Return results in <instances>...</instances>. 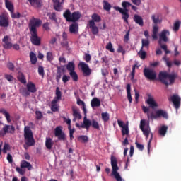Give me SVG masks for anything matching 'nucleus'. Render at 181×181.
<instances>
[{"label":"nucleus","mask_w":181,"mask_h":181,"mask_svg":"<svg viewBox=\"0 0 181 181\" xmlns=\"http://www.w3.org/2000/svg\"><path fill=\"white\" fill-rule=\"evenodd\" d=\"M69 32L70 33L76 34L78 32V23H74L69 26Z\"/></svg>","instance_id":"obj_25"},{"label":"nucleus","mask_w":181,"mask_h":181,"mask_svg":"<svg viewBox=\"0 0 181 181\" xmlns=\"http://www.w3.org/2000/svg\"><path fill=\"white\" fill-rule=\"evenodd\" d=\"M11 18H13V19H19V18H21V14L19 13V12L15 13H11Z\"/></svg>","instance_id":"obj_64"},{"label":"nucleus","mask_w":181,"mask_h":181,"mask_svg":"<svg viewBox=\"0 0 181 181\" xmlns=\"http://www.w3.org/2000/svg\"><path fill=\"white\" fill-rule=\"evenodd\" d=\"M88 26L93 35H98V27L95 25V23H94V21H88Z\"/></svg>","instance_id":"obj_17"},{"label":"nucleus","mask_w":181,"mask_h":181,"mask_svg":"<svg viewBox=\"0 0 181 181\" xmlns=\"http://www.w3.org/2000/svg\"><path fill=\"white\" fill-rule=\"evenodd\" d=\"M101 116L104 122H107V121H110V114H108V112H103Z\"/></svg>","instance_id":"obj_47"},{"label":"nucleus","mask_w":181,"mask_h":181,"mask_svg":"<svg viewBox=\"0 0 181 181\" xmlns=\"http://www.w3.org/2000/svg\"><path fill=\"white\" fill-rule=\"evenodd\" d=\"M26 87H27V90L30 93H36V91H37V90L36 89V86L32 81L28 82Z\"/></svg>","instance_id":"obj_20"},{"label":"nucleus","mask_w":181,"mask_h":181,"mask_svg":"<svg viewBox=\"0 0 181 181\" xmlns=\"http://www.w3.org/2000/svg\"><path fill=\"white\" fill-rule=\"evenodd\" d=\"M64 18L66 19V22H71V12L70 10L67 9L63 13Z\"/></svg>","instance_id":"obj_33"},{"label":"nucleus","mask_w":181,"mask_h":181,"mask_svg":"<svg viewBox=\"0 0 181 181\" xmlns=\"http://www.w3.org/2000/svg\"><path fill=\"white\" fill-rule=\"evenodd\" d=\"M163 60L166 63V66L170 69L172 67V62L169 61V58L166 57V56L163 57Z\"/></svg>","instance_id":"obj_52"},{"label":"nucleus","mask_w":181,"mask_h":181,"mask_svg":"<svg viewBox=\"0 0 181 181\" xmlns=\"http://www.w3.org/2000/svg\"><path fill=\"white\" fill-rule=\"evenodd\" d=\"M151 19H152L153 23H155V25H158V23H160L162 22V21H160V19H159V15H158V14L152 15Z\"/></svg>","instance_id":"obj_38"},{"label":"nucleus","mask_w":181,"mask_h":181,"mask_svg":"<svg viewBox=\"0 0 181 181\" xmlns=\"http://www.w3.org/2000/svg\"><path fill=\"white\" fill-rule=\"evenodd\" d=\"M117 52L122 53V56H124V54H125V49H124V47H122V45L118 46Z\"/></svg>","instance_id":"obj_58"},{"label":"nucleus","mask_w":181,"mask_h":181,"mask_svg":"<svg viewBox=\"0 0 181 181\" xmlns=\"http://www.w3.org/2000/svg\"><path fill=\"white\" fill-rule=\"evenodd\" d=\"M78 66L81 69L84 77L91 76V69H90V66H88V64H86V62H79Z\"/></svg>","instance_id":"obj_8"},{"label":"nucleus","mask_w":181,"mask_h":181,"mask_svg":"<svg viewBox=\"0 0 181 181\" xmlns=\"http://www.w3.org/2000/svg\"><path fill=\"white\" fill-rule=\"evenodd\" d=\"M146 125V122H145V119H141L140 122V129L141 131H142V132L144 131H146V129H151L149 124H147L146 127H145Z\"/></svg>","instance_id":"obj_31"},{"label":"nucleus","mask_w":181,"mask_h":181,"mask_svg":"<svg viewBox=\"0 0 181 181\" xmlns=\"http://www.w3.org/2000/svg\"><path fill=\"white\" fill-rule=\"evenodd\" d=\"M8 134L11 135L15 134V127L13 125L4 124L1 130H0V138L5 136Z\"/></svg>","instance_id":"obj_7"},{"label":"nucleus","mask_w":181,"mask_h":181,"mask_svg":"<svg viewBox=\"0 0 181 181\" xmlns=\"http://www.w3.org/2000/svg\"><path fill=\"white\" fill-rule=\"evenodd\" d=\"M0 113L3 114V115H4L7 122H11V115L9 114V112H8L6 111V110L1 108L0 109Z\"/></svg>","instance_id":"obj_29"},{"label":"nucleus","mask_w":181,"mask_h":181,"mask_svg":"<svg viewBox=\"0 0 181 181\" xmlns=\"http://www.w3.org/2000/svg\"><path fill=\"white\" fill-rule=\"evenodd\" d=\"M149 45H151V42H149V40L142 39L141 49H144V47H146V49H149Z\"/></svg>","instance_id":"obj_37"},{"label":"nucleus","mask_w":181,"mask_h":181,"mask_svg":"<svg viewBox=\"0 0 181 181\" xmlns=\"http://www.w3.org/2000/svg\"><path fill=\"white\" fill-rule=\"evenodd\" d=\"M5 5L6 8L12 13L15 11V8L13 6V4L12 2H11L9 0H5Z\"/></svg>","instance_id":"obj_28"},{"label":"nucleus","mask_w":181,"mask_h":181,"mask_svg":"<svg viewBox=\"0 0 181 181\" xmlns=\"http://www.w3.org/2000/svg\"><path fill=\"white\" fill-rule=\"evenodd\" d=\"M17 78L18 81H20V83H21L22 84H26V78L22 72L18 73Z\"/></svg>","instance_id":"obj_35"},{"label":"nucleus","mask_w":181,"mask_h":181,"mask_svg":"<svg viewBox=\"0 0 181 181\" xmlns=\"http://www.w3.org/2000/svg\"><path fill=\"white\" fill-rule=\"evenodd\" d=\"M69 76L72 78L73 81H78V75L76 71H74L69 72Z\"/></svg>","instance_id":"obj_42"},{"label":"nucleus","mask_w":181,"mask_h":181,"mask_svg":"<svg viewBox=\"0 0 181 181\" xmlns=\"http://www.w3.org/2000/svg\"><path fill=\"white\" fill-rule=\"evenodd\" d=\"M78 139H81L84 144H86V142H88V136H80L78 137Z\"/></svg>","instance_id":"obj_61"},{"label":"nucleus","mask_w":181,"mask_h":181,"mask_svg":"<svg viewBox=\"0 0 181 181\" xmlns=\"http://www.w3.org/2000/svg\"><path fill=\"white\" fill-rule=\"evenodd\" d=\"M135 145L137 148V149H139V151H144V144H139L137 141L135 142Z\"/></svg>","instance_id":"obj_57"},{"label":"nucleus","mask_w":181,"mask_h":181,"mask_svg":"<svg viewBox=\"0 0 181 181\" xmlns=\"http://www.w3.org/2000/svg\"><path fill=\"white\" fill-rule=\"evenodd\" d=\"M54 9L57 12H61L63 9V4H64V0H52Z\"/></svg>","instance_id":"obj_14"},{"label":"nucleus","mask_w":181,"mask_h":181,"mask_svg":"<svg viewBox=\"0 0 181 181\" xmlns=\"http://www.w3.org/2000/svg\"><path fill=\"white\" fill-rule=\"evenodd\" d=\"M90 105L92 108H94L95 107H100V105H101V101L100 100V99L94 98L90 101Z\"/></svg>","instance_id":"obj_27"},{"label":"nucleus","mask_w":181,"mask_h":181,"mask_svg":"<svg viewBox=\"0 0 181 181\" xmlns=\"http://www.w3.org/2000/svg\"><path fill=\"white\" fill-rule=\"evenodd\" d=\"M16 170L18 172V173H19V175H21V176L25 175V170L19 167H16Z\"/></svg>","instance_id":"obj_62"},{"label":"nucleus","mask_w":181,"mask_h":181,"mask_svg":"<svg viewBox=\"0 0 181 181\" xmlns=\"http://www.w3.org/2000/svg\"><path fill=\"white\" fill-rule=\"evenodd\" d=\"M90 126L92 128H94V129H100V124H98V122L94 119H93L92 122H90Z\"/></svg>","instance_id":"obj_46"},{"label":"nucleus","mask_w":181,"mask_h":181,"mask_svg":"<svg viewBox=\"0 0 181 181\" xmlns=\"http://www.w3.org/2000/svg\"><path fill=\"white\" fill-rule=\"evenodd\" d=\"M8 40H9V37H8V35L4 36L2 39V42L4 43V45H3V47L4 49H12V42Z\"/></svg>","instance_id":"obj_18"},{"label":"nucleus","mask_w":181,"mask_h":181,"mask_svg":"<svg viewBox=\"0 0 181 181\" xmlns=\"http://www.w3.org/2000/svg\"><path fill=\"white\" fill-rule=\"evenodd\" d=\"M138 56L142 60H145V59H146V52H145L143 48H141L139 52H138Z\"/></svg>","instance_id":"obj_41"},{"label":"nucleus","mask_w":181,"mask_h":181,"mask_svg":"<svg viewBox=\"0 0 181 181\" xmlns=\"http://www.w3.org/2000/svg\"><path fill=\"white\" fill-rule=\"evenodd\" d=\"M76 127L77 128H83L88 131L90 129V127H91V121L87 119V115H85L83 117V124L80 125L78 123H76Z\"/></svg>","instance_id":"obj_13"},{"label":"nucleus","mask_w":181,"mask_h":181,"mask_svg":"<svg viewBox=\"0 0 181 181\" xmlns=\"http://www.w3.org/2000/svg\"><path fill=\"white\" fill-rule=\"evenodd\" d=\"M30 59L31 64H35V63H37V57H36V54L34 52L30 53Z\"/></svg>","instance_id":"obj_39"},{"label":"nucleus","mask_w":181,"mask_h":181,"mask_svg":"<svg viewBox=\"0 0 181 181\" xmlns=\"http://www.w3.org/2000/svg\"><path fill=\"white\" fill-rule=\"evenodd\" d=\"M63 127L58 126L55 128L54 135L59 141H66V134L63 132Z\"/></svg>","instance_id":"obj_12"},{"label":"nucleus","mask_w":181,"mask_h":181,"mask_svg":"<svg viewBox=\"0 0 181 181\" xmlns=\"http://www.w3.org/2000/svg\"><path fill=\"white\" fill-rule=\"evenodd\" d=\"M159 36V45H162V42H169V38L168 36H170V32L169 30L164 29L161 31V33L158 35Z\"/></svg>","instance_id":"obj_11"},{"label":"nucleus","mask_w":181,"mask_h":181,"mask_svg":"<svg viewBox=\"0 0 181 181\" xmlns=\"http://www.w3.org/2000/svg\"><path fill=\"white\" fill-rule=\"evenodd\" d=\"M54 145V142L53 141V139L50 137H47L45 140V146L48 151H50L52 148H53V146Z\"/></svg>","instance_id":"obj_23"},{"label":"nucleus","mask_w":181,"mask_h":181,"mask_svg":"<svg viewBox=\"0 0 181 181\" xmlns=\"http://www.w3.org/2000/svg\"><path fill=\"white\" fill-rule=\"evenodd\" d=\"M129 129L128 127V124H125L124 127H122V135H129Z\"/></svg>","instance_id":"obj_45"},{"label":"nucleus","mask_w":181,"mask_h":181,"mask_svg":"<svg viewBox=\"0 0 181 181\" xmlns=\"http://www.w3.org/2000/svg\"><path fill=\"white\" fill-rule=\"evenodd\" d=\"M142 110L144 114H147L148 119H156V118H160V117H163V118H165V119H168V112L163 110H157L156 115L153 112L149 113V107H146V106H142Z\"/></svg>","instance_id":"obj_4"},{"label":"nucleus","mask_w":181,"mask_h":181,"mask_svg":"<svg viewBox=\"0 0 181 181\" xmlns=\"http://www.w3.org/2000/svg\"><path fill=\"white\" fill-rule=\"evenodd\" d=\"M77 104L78 105H82L83 110L85 115H87V109H86V103H84V101L81 100V99L77 100Z\"/></svg>","instance_id":"obj_43"},{"label":"nucleus","mask_w":181,"mask_h":181,"mask_svg":"<svg viewBox=\"0 0 181 181\" xmlns=\"http://www.w3.org/2000/svg\"><path fill=\"white\" fill-rule=\"evenodd\" d=\"M177 77V75L176 74H169L166 71H161L158 74L159 81L167 87L173 84Z\"/></svg>","instance_id":"obj_2"},{"label":"nucleus","mask_w":181,"mask_h":181,"mask_svg":"<svg viewBox=\"0 0 181 181\" xmlns=\"http://www.w3.org/2000/svg\"><path fill=\"white\" fill-rule=\"evenodd\" d=\"M122 10L125 11V9H128L129 6H132V4L128 1H123L122 3Z\"/></svg>","instance_id":"obj_49"},{"label":"nucleus","mask_w":181,"mask_h":181,"mask_svg":"<svg viewBox=\"0 0 181 181\" xmlns=\"http://www.w3.org/2000/svg\"><path fill=\"white\" fill-rule=\"evenodd\" d=\"M146 104H148L149 105V108H152L153 110H155V108L158 107V103H156L155 100L152 98H148L146 100Z\"/></svg>","instance_id":"obj_19"},{"label":"nucleus","mask_w":181,"mask_h":181,"mask_svg":"<svg viewBox=\"0 0 181 181\" xmlns=\"http://www.w3.org/2000/svg\"><path fill=\"white\" fill-rule=\"evenodd\" d=\"M28 2L30 4L31 6H33V8L42 7V0H28Z\"/></svg>","instance_id":"obj_21"},{"label":"nucleus","mask_w":181,"mask_h":181,"mask_svg":"<svg viewBox=\"0 0 181 181\" xmlns=\"http://www.w3.org/2000/svg\"><path fill=\"white\" fill-rule=\"evenodd\" d=\"M81 18V13L79 11H74L71 13V22H77Z\"/></svg>","instance_id":"obj_22"},{"label":"nucleus","mask_w":181,"mask_h":181,"mask_svg":"<svg viewBox=\"0 0 181 181\" xmlns=\"http://www.w3.org/2000/svg\"><path fill=\"white\" fill-rule=\"evenodd\" d=\"M0 26L1 28L9 26V18L5 14H0Z\"/></svg>","instance_id":"obj_15"},{"label":"nucleus","mask_w":181,"mask_h":181,"mask_svg":"<svg viewBox=\"0 0 181 181\" xmlns=\"http://www.w3.org/2000/svg\"><path fill=\"white\" fill-rule=\"evenodd\" d=\"M168 126L163 125L159 128L158 129V134L160 135V136H165L166 135V132H168Z\"/></svg>","instance_id":"obj_30"},{"label":"nucleus","mask_w":181,"mask_h":181,"mask_svg":"<svg viewBox=\"0 0 181 181\" xmlns=\"http://www.w3.org/2000/svg\"><path fill=\"white\" fill-rule=\"evenodd\" d=\"M179 28H180V21H176L174 23L173 30L175 32H177V30H179Z\"/></svg>","instance_id":"obj_55"},{"label":"nucleus","mask_w":181,"mask_h":181,"mask_svg":"<svg viewBox=\"0 0 181 181\" xmlns=\"http://www.w3.org/2000/svg\"><path fill=\"white\" fill-rule=\"evenodd\" d=\"M111 166L112 168V175L114 176L115 179L117 181H122V177L119 175L118 170H119V167H118V161L117 160V158L112 156H111Z\"/></svg>","instance_id":"obj_5"},{"label":"nucleus","mask_w":181,"mask_h":181,"mask_svg":"<svg viewBox=\"0 0 181 181\" xmlns=\"http://www.w3.org/2000/svg\"><path fill=\"white\" fill-rule=\"evenodd\" d=\"M127 99L129 100V103L131 104L132 103V96L131 95V84L128 83L127 85Z\"/></svg>","instance_id":"obj_34"},{"label":"nucleus","mask_w":181,"mask_h":181,"mask_svg":"<svg viewBox=\"0 0 181 181\" xmlns=\"http://www.w3.org/2000/svg\"><path fill=\"white\" fill-rule=\"evenodd\" d=\"M62 47H65L67 49L69 47V42L67 40H62V42H61Z\"/></svg>","instance_id":"obj_60"},{"label":"nucleus","mask_w":181,"mask_h":181,"mask_svg":"<svg viewBox=\"0 0 181 181\" xmlns=\"http://www.w3.org/2000/svg\"><path fill=\"white\" fill-rule=\"evenodd\" d=\"M66 70H68L69 73H71V71H74L76 70V65L74 64V62H69L66 65Z\"/></svg>","instance_id":"obj_36"},{"label":"nucleus","mask_w":181,"mask_h":181,"mask_svg":"<svg viewBox=\"0 0 181 181\" xmlns=\"http://www.w3.org/2000/svg\"><path fill=\"white\" fill-rule=\"evenodd\" d=\"M47 60L48 62H52L53 60V52H49L47 53Z\"/></svg>","instance_id":"obj_56"},{"label":"nucleus","mask_w":181,"mask_h":181,"mask_svg":"<svg viewBox=\"0 0 181 181\" xmlns=\"http://www.w3.org/2000/svg\"><path fill=\"white\" fill-rule=\"evenodd\" d=\"M114 9L115 11H118V12L122 14V19H123L126 23H128V19H129V10H123L122 8L118 6H115Z\"/></svg>","instance_id":"obj_10"},{"label":"nucleus","mask_w":181,"mask_h":181,"mask_svg":"<svg viewBox=\"0 0 181 181\" xmlns=\"http://www.w3.org/2000/svg\"><path fill=\"white\" fill-rule=\"evenodd\" d=\"M4 78L8 81H13V76H12V75H11V74H5Z\"/></svg>","instance_id":"obj_63"},{"label":"nucleus","mask_w":181,"mask_h":181,"mask_svg":"<svg viewBox=\"0 0 181 181\" xmlns=\"http://www.w3.org/2000/svg\"><path fill=\"white\" fill-rule=\"evenodd\" d=\"M92 20L90 21H93L94 23H95V22L98 23V22H101V16H100L97 13H93L91 16Z\"/></svg>","instance_id":"obj_40"},{"label":"nucleus","mask_w":181,"mask_h":181,"mask_svg":"<svg viewBox=\"0 0 181 181\" xmlns=\"http://www.w3.org/2000/svg\"><path fill=\"white\" fill-rule=\"evenodd\" d=\"M38 74L42 76V77L45 76V68L42 66H38Z\"/></svg>","instance_id":"obj_53"},{"label":"nucleus","mask_w":181,"mask_h":181,"mask_svg":"<svg viewBox=\"0 0 181 181\" xmlns=\"http://www.w3.org/2000/svg\"><path fill=\"white\" fill-rule=\"evenodd\" d=\"M55 98L51 102V110L53 112H57L59 111V106H57V103H59V100H62V91L60 90V88H56Z\"/></svg>","instance_id":"obj_6"},{"label":"nucleus","mask_w":181,"mask_h":181,"mask_svg":"<svg viewBox=\"0 0 181 181\" xmlns=\"http://www.w3.org/2000/svg\"><path fill=\"white\" fill-rule=\"evenodd\" d=\"M9 149H11V146L8 143H5L3 148V153H7Z\"/></svg>","instance_id":"obj_54"},{"label":"nucleus","mask_w":181,"mask_h":181,"mask_svg":"<svg viewBox=\"0 0 181 181\" xmlns=\"http://www.w3.org/2000/svg\"><path fill=\"white\" fill-rule=\"evenodd\" d=\"M21 169H28V170H32V164L26 160H22L21 163Z\"/></svg>","instance_id":"obj_24"},{"label":"nucleus","mask_w":181,"mask_h":181,"mask_svg":"<svg viewBox=\"0 0 181 181\" xmlns=\"http://www.w3.org/2000/svg\"><path fill=\"white\" fill-rule=\"evenodd\" d=\"M42 25V21L40 19L33 18L30 20L28 25L30 42L34 46H40L42 45V38L37 35V28Z\"/></svg>","instance_id":"obj_1"},{"label":"nucleus","mask_w":181,"mask_h":181,"mask_svg":"<svg viewBox=\"0 0 181 181\" xmlns=\"http://www.w3.org/2000/svg\"><path fill=\"white\" fill-rule=\"evenodd\" d=\"M36 119H42L43 118V114L40 111L35 112Z\"/></svg>","instance_id":"obj_59"},{"label":"nucleus","mask_w":181,"mask_h":181,"mask_svg":"<svg viewBox=\"0 0 181 181\" xmlns=\"http://www.w3.org/2000/svg\"><path fill=\"white\" fill-rule=\"evenodd\" d=\"M144 77L147 78V80H156V72L152 69L145 68L143 71Z\"/></svg>","instance_id":"obj_9"},{"label":"nucleus","mask_w":181,"mask_h":181,"mask_svg":"<svg viewBox=\"0 0 181 181\" xmlns=\"http://www.w3.org/2000/svg\"><path fill=\"white\" fill-rule=\"evenodd\" d=\"M103 9L107 11V12H110V11H111V4L105 0L103 1Z\"/></svg>","instance_id":"obj_44"},{"label":"nucleus","mask_w":181,"mask_h":181,"mask_svg":"<svg viewBox=\"0 0 181 181\" xmlns=\"http://www.w3.org/2000/svg\"><path fill=\"white\" fill-rule=\"evenodd\" d=\"M133 19L137 25H139V26H144V18H142L141 16L135 14Z\"/></svg>","instance_id":"obj_26"},{"label":"nucleus","mask_w":181,"mask_h":181,"mask_svg":"<svg viewBox=\"0 0 181 181\" xmlns=\"http://www.w3.org/2000/svg\"><path fill=\"white\" fill-rule=\"evenodd\" d=\"M72 111H73V117L74 118H77V119H81V114L78 112V110L76 109H73Z\"/></svg>","instance_id":"obj_48"},{"label":"nucleus","mask_w":181,"mask_h":181,"mask_svg":"<svg viewBox=\"0 0 181 181\" xmlns=\"http://www.w3.org/2000/svg\"><path fill=\"white\" fill-rule=\"evenodd\" d=\"M21 93L23 97H29L30 95V92L28 89L23 88Z\"/></svg>","instance_id":"obj_50"},{"label":"nucleus","mask_w":181,"mask_h":181,"mask_svg":"<svg viewBox=\"0 0 181 181\" xmlns=\"http://www.w3.org/2000/svg\"><path fill=\"white\" fill-rule=\"evenodd\" d=\"M158 32H159V27L158 26V25H153L152 37L154 40H156V39H158Z\"/></svg>","instance_id":"obj_32"},{"label":"nucleus","mask_w":181,"mask_h":181,"mask_svg":"<svg viewBox=\"0 0 181 181\" xmlns=\"http://www.w3.org/2000/svg\"><path fill=\"white\" fill-rule=\"evenodd\" d=\"M106 49L107 50H109V52H111V53H114V52H115V49L112 47V43H111V42L106 45Z\"/></svg>","instance_id":"obj_51"},{"label":"nucleus","mask_w":181,"mask_h":181,"mask_svg":"<svg viewBox=\"0 0 181 181\" xmlns=\"http://www.w3.org/2000/svg\"><path fill=\"white\" fill-rule=\"evenodd\" d=\"M24 141L25 145H24V148L27 150L29 146H35V144H36V141H35V138H33V132L30 129V127H25L24 128Z\"/></svg>","instance_id":"obj_3"},{"label":"nucleus","mask_w":181,"mask_h":181,"mask_svg":"<svg viewBox=\"0 0 181 181\" xmlns=\"http://www.w3.org/2000/svg\"><path fill=\"white\" fill-rule=\"evenodd\" d=\"M170 98L172 103L174 104L175 109L179 110V108H180V97L177 95H173Z\"/></svg>","instance_id":"obj_16"}]
</instances>
